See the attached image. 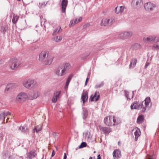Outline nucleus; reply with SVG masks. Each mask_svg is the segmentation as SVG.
I'll use <instances>...</instances> for the list:
<instances>
[{"instance_id": "4be33fe9", "label": "nucleus", "mask_w": 159, "mask_h": 159, "mask_svg": "<svg viewBox=\"0 0 159 159\" xmlns=\"http://www.w3.org/2000/svg\"><path fill=\"white\" fill-rule=\"evenodd\" d=\"M137 62V60L136 58L133 59L131 61L129 65V68H133L135 67Z\"/></svg>"}, {"instance_id": "393cba45", "label": "nucleus", "mask_w": 159, "mask_h": 159, "mask_svg": "<svg viewBox=\"0 0 159 159\" xmlns=\"http://www.w3.org/2000/svg\"><path fill=\"white\" fill-rule=\"evenodd\" d=\"M144 119L143 116L139 115L137 118V122L138 124L142 123Z\"/></svg>"}, {"instance_id": "423d86ee", "label": "nucleus", "mask_w": 159, "mask_h": 159, "mask_svg": "<svg viewBox=\"0 0 159 159\" xmlns=\"http://www.w3.org/2000/svg\"><path fill=\"white\" fill-rule=\"evenodd\" d=\"M11 67L12 70L17 68L20 64V62L16 58H13L10 60Z\"/></svg>"}, {"instance_id": "69168bd1", "label": "nucleus", "mask_w": 159, "mask_h": 159, "mask_svg": "<svg viewBox=\"0 0 159 159\" xmlns=\"http://www.w3.org/2000/svg\"><path fill=\"white\" fill-rule=\"evenodd\" d=\"M89 55V54L88 55L86 56V57L85 58H86V57H87Z\"/></svg>"}, {"instance_id": "c756f323", "label": "nucleus", "mask_w": 159, "mask_h": 159, "mask_svg": "<svg viewBox=\"0 0 159 159\" xmlns=\"http://www.w3.org/2000/svg\"><path fill=\"white\" fill-rule=\"evenodd\" d=\"M136 131L134 133V134L135 136H139L141 134L140 130L138 128H136Z\"/></svg>"}, {"instance_id": "a211bd4d", "label": "nucleus", "mask_w": 159, "mask_h": 159, "mask_svg": "<svg viewBox=\"0 0 159 159\" xmlns=\"http://www.w3.org/2000/svg\"><path fill=\"white\" fill-rule=\"evenodd\" d=\"M100 129L105 134H108L111 131V128L108 127H101Z\"/></svg>"}, {"instance_id": "bf43d9fd", "label": "nucleus", "mask_w": 159, "mask_h": 159, "mask_svg": "<svg viewBox=\"0 0 159 159\" xmlns=\"http://www.w3.org/2000/svg\"><path fill=\"white\" fill-rule=\"evenodd\" d=\"M98 159H101V156L100 154L98 155L97 156Z\"/></svg>"}, {"instance_id": "de8ad7c7", "label": "nucleus", "mask_w": 159, "mask_h": 159, "mask_svg": "<svg viewBox=\"0 0 159 159\" xmlns=\"http://www.w3.org/2000/svg\"><path fill=\"white\" fill-rule=\"evenodd\" d=\"M147 159H154L153 158L152 156L149 155H147Z\"/></svg>"}, {"instance_id": "8fccbe9b", "label": "nucleus", "mask_w": 159, "mask_h": 159, "mask_svg": "<svg viewBox=\"0 0 159 159\" xmlns=\"http://www.w3.org/2000/svg\"><path fill=\"white\" fill-rule=\"evenodd\" d=\"M154 38H156L155 39L154 42H159V37L154 36Z\"/></svg>"}, {"instance_id": "a878e982", "label": "nucleus", "mask_w": 159, "mask_h": 159, "mask_svg": "<svg viewBox=\"0 0 159 159\" xmlns=\"http://www.w3.org/2000/svg\"><path fill=\"white\" fill-rule=\"evenodd\" d=\"M42 126L41 125L35 127L33 129V131L34 132H36L38 133L42 130Z\"/></svg>"}, {"instance_id": "5fc2aeb1", "label": "nucleus", "mask_w": 159, "mask_h": 159, "mask_svg": "<svg viewBox=\"0 0 159 159\" xmlns=\"http://www.w3.org/2000/svg\"><path fill=\"white\" fill-rule=\"evenodd\" d=\"M52 136L55 138L57 136V133L56 132H54L52 134Z\"/></svg>"}, {"instance_id": "6e6552de", "label": "nucleus", "mask_w": 159, "mask_h": 159, "mask_svg": "<svg viewBox=\"0 0 159 159\" xmlns=\"http://www.w3.org/2000/svg\"><path fill=\"white\" fill-rule=\"evenodd\" d=\"M143 106L142 102H139L134 101L131 105L130 108L131 109L139 110L141 109Z\"/></svg>"}, {"instance_id": "bb28decb", "label": "nucleus", "mask_w": 159, "mask_h": 159, "mask_svg": "<svg viewBox=\"0 0 159 159\" xmlns=\"http://www.w3.org/2000/svg\"><path fill=\"white\" fill-rule=\"evenodd\" d=\"M35 153L34 152L30 151L28 155V158L30 159H31L35 157Z\"/></svg>"}, {"instance_id": "f3484780", "label": "nucleus", "mask_w": 159, "mask_h": 159, "mask_svg": "<svg viewBox=\"0 0 159 159\" xmlns=\"http://www.w3.org/2000/svg\"><path fill=\"white\" fill-rule=\"evenodd\" d=\"M67 0H62L61 2L62 12L65 13L66 11V9L68 4Z\"/></svg>"}, {"instance_id": "864d4df0", "label": "nucleus", "mask_w": 159, "mask_h": 159, "mask_svg": "<svg viewBox=\"0 0 159 159\" xmlns=\"http://www.w3.org/2000/svg\"><path fill=\"white\" fill-rule=\"evenodd\" d=\"M149 64L150 63L149 62H147L145 66V68L146 69L147 67L149 65Z\"/></svg>"}, {"instance_id": "412c9836", "label": "nucleus", "mask_w": 159, "mask_h": 159, "mask_svg": "<svg viewBox=\"0 0 159 159\" xmlns=\"http://www.w3.org/2000/svg\"><path fill=\"white\" fill-rule=\"evenodd\" d=\"M133 4H135V5L137 7H140L143 4L142 0H133L132 1Z\"/></svg>"}, {"instance_id": "e2e57ef3", "label": "nucleus", "mask_w": 159, "mask_h": 159, "mask_svg": "<svg viewBox=\"0 0 159 159\" xmlns=\"http://www.w3.org/2000/svg\"><path fill=\"white\" fill-rule=\"evenodd\" d=\"M133 94H134V92L133 91L132 92V96L131 97V98H133Z\"/></svg>"}, {"instance_id": "20e7f679", "label": "nucleus", "mask_w": 159, "mask_h": 159, "mask_svg": "<svg viewBox=\"0 0 159 159\" xmlns=\"http://www.w3.org/2000/svg\"><path fill=\"white\" fill-rule=\"evenodd\" d=\"M24 86L27 88H29L30 87H33L37 85V82L34 80L29 79L25 80L23 82Z\"/></svg>"}, {"instance_id": "774afa93", "label": "nucleus", "mask_w": 159, "mask_h": 159, "mask_svg": "<svg viewBox=\"0 0 159 159\" xmlns=\"http://www.w3.org/2000/svg\"><path fill=\"white\" fill-rule=\"evenodd\" d=\"M41 25H42V21L41 22Z\"/></svg>"}, {"instance_id": "2f4dec72", "label": "nucleus", "mask_w": 159, "mask_h": 159, "mask_svg": "<svg viewBox=\"0 0 159 159\" xmlns=\"http://www.w3.org/2000/svg\"><path fill=\"white\" fill-rule=\"evenodd\" d=\"M19 18V17L17 16L14 15L12 19V22L14 24L16 23L17 21Z\"/></svg>"}, {"instance_id": "0e129e2a", "label": "nucleus", "mask_w": 159, "mask_h": 159, "mask_svg": "<svg viewBox=\"0 0 159 159\" xmlns=\"http://www.w3.org/2000/svg\"><path fill=\"white\" fill-rule=\"evenodd\" d=\"M87 82H86V81H85V85H87Z\"/></svg>"}, {"instance_id": "b1692460", "label": "nucleus", "mask_w": 159, "mask_h": 159, "mask_svg": "<svg viewBox=\"0 0 159 159\" xmlns=\"http://www.w3.org/2000/svg\"><path fill=\"white\" fill-rule=\"evenodd\" d=\"M62 31V30L60 27H58L57 28L53 30L52 35H56L57 34L60 33Z\"/></svg>"}, {"instance_id": "49530a36", "label": "nucleus", "mask_w": 159, "mask_h": 159, "mask_svg": "<svg viewBox=\"0 0 159 159\" xmlns=\"http://www.w3.org/2000/svg\"><path fill=\"white\" fill-rule=\"evenodd\" d=\"M4 136L3 134L0 133V141H1L3 139V138Z\"/></svg>"}, {"instance_id": "0eeeda50", "label": "nucleus", "mask_w": 159, "mask_h": 159, "mask_svg": "<svg viewBox=\"0 0 159 159\" xmlns=\"http://www.w3.org/2000/svg\"><path fill=\"white\" fill-rule=\"evenodd\" d=\"M156 5L153 3L149 2L145 4L144 7L146 11H152L156 7Z\"/></svg>"}, {"instance_id": "72a5a7b5", "label": "nucleus", "mask_w": 159, "mask_h": 159, "mask_svg": "<svg viewBox=\"0 0 159 159\" xmlns=\"http://www.w3.org/2000/svg\"><path fill=\"white\" fill-rule=\"evenodd\" d=\"M118 38L121 39H125L124 32L119 34L118 36Z\"/></svg>"}, {"instance_id": "4468645a", "label": "nucleus", "mask_w": 159, "mask_h": 159, "mask_svg": "<svg viewBox=\"0 0 159 159\" xmlns=\"http://www.w3.org/2000/svg\"><path fill=\"white\" fill-rule=\"evenodd\" d=\"M100 95L99 93L98 92H96L93 95H92L90 97V99L91 101H98Z\"/></svg>"}, {"instance_id": "9d476101", "label": "nucleus", "mask_w": 159, "mask_h": 159, "mask_svg": "<svg viewBox=\"0 0 159 159\" xmlns=\"http://www.w3.org/2000/svg\"><path fill=\"white\" fill-rule=\"evenodd\" d=\"M61 94V91H56L54 93L53 97L52 99V102H56L59 99Z\"/></svg>"}, {"instance_id": "338daca9", "label": "nucleus", "mask_w": 159, "mask_h": 159, "mask_svg": "<svg viewBox=\"0 0 159 159\" xmlns=\"http://www.w3.org/2000/svg\"><path fill=\"white\" fill-rule=\"evenodd\" d=\"M89 159H92V157H91Z\"/></svg>"}, {"instance_id": "6ab92c4d", "label": "nucleus", "mask_w": 159, "mask_h": 159, "mask_svg": "<svg viewBox=\"0 0 159 159\" xmlns=\"http://www.w3.org/2000/svg\"><path fill=\"white\" fill-rule=\"evenodd\" d=\"M82 19V18L81 17H80L78 19H76L74 20V23H73V20H71L70 21L69 26L71 27L74 25L75 24L81 21Z\"/></svg>"}, {"instance_id": "a19ab883", "label": "nucleus", "mask_w": 159, "mask_h": 159, "mask_svg": "<svg viewBox=\"0 0 159 159\" xmlns=\"http://www.w3.org/2000/svg\"><path fill=\"white\" fill-rule=\"evenodd\" d=\"M5 118V114L3 112L0 114V119H4Z\"/></svg>"}, {"instance_id": "f257e3e1", "label": "nucleus", "mask_w": 159, "mask_h": 159, "mask_svg": "<svg viewBox=\"0 0 159 159\" xmlns=\"http://www.w3.org/2000/svg\"><path fill=\"white\" fill-rule=\"evenodd\" d=\"M52 57L49 55L48 51H42L39 54V61L43 63L45 65H49L52 61Z\"/></svg>"}, {"instance_id": "1a4fd4ad", "label": "nucleus", "mask_w": 159, "mask_h": 159, "mask_svg": "<svg viewBox=\"0 0 159 159\" xmlns=\"http://www.w3.org/2000/svg\"><path fill=\"white\" fill-rule=\"evenodd\" d=\"M112 155L114 159L120 158L121 156V151L119 149H115L113 151Z\"/></svg>"}, {"instance_id": "79ce46f5", "label": "nucleus", "mask_w": 159, "mask_h": 159, "mask_svg": "<svg viewBox=\"0 0 159 159\" xmlns=\"http://www.w3.org/2000/svg\"><path fill=\"white\" fill-rule=\"evenodd\" d=\"M45 6V4L44 2H41L39 3V7L41 8Z\"/></svg>"}, {"instance_id": "ddd939ff", "label": "nucleus", "mask_w": 159, "mask_h": 159, "mask_svg": "<svg viewBox=\"0 0 159 159\" xmlns=\"http://www.w3.org/2000/svg\"><path fill=\"white\" fill-rule=\"evenodd\" d=\"M156 39L155 38H154V36H150L148 37H144L143 39V40L145 43L153 42H155V40Z\"/></svg>"}, {"instance_id": "aec40b11", "label": "nucleus", "mask_w": 159, "mask_h": 159, "mask_svg": "<svg viewBox=\"0 0 159 159\" xmlns=\"http://www.w3.org/2000/svg\"><path fill=\"white\" fill-rule=\"evenodd\" d=\"M125 7L123 6L117 7L115 9V11L116 14L121 13L123 12L124 10Z\"/></svg>"}, {"instance_id": "09e8293b", "label": "nucleus", "mask_w": 159, "mask_h": 159, "mask_svg": "<svg viewBox=\"0 0 159 159\" xmlns=\"http://www.w3.org/2000/svg\"><path fill=\"white\" fill-rule=\"evenodd\" d=\"M146 107L145 106V107H143V106L142 107V108H142V110H141V111L142 112H144L146 110V107Z\"/></svg>"}, {"instance_id": "cd10ccee", "label": "nucleus", "mask_w": 159, "mask_h": 159, "mask_svg": "<svg viewBox=\"0 0 159 159\" xmlns=\"http://www.w3.org/2000/svg\"><path fill=\"white\" fill-rule=\"evenodd\" d=\"M83 118L84 120L85 119L88 115V111L86 109L83 110L82 113Z\"/></svg>"}, {"instance_id": "473e14b6", "label": "nucleus", "mask_w": 159, "mask_h": 159, "mask_svg": "<svg viewBox=\"0 0 159 159\" xmlns=\"http://www.w3.org/2000/svg\"><path fill=\"white\" fill-rule=\"evenodd\" d=\"M62 39V37L61 36H57L55 37L54 38V41L55 42H60Z\"/></svg>"}, {"instance_id": "680f3d73", "label": "nucleus", "mask_w": 159, "mask_h": 159, "mask_svg": "<svg viewBox=\"0 0 159 159\" xmlns=\"http://www.w3.org/2000/svg\"><path fill=\"white\" fill-rule=\"evenodd\" d=\"M89 78L88 77H87V78H86V82H87L89 80Z\"/></svg>"}, {"instance_id": "9b49d317", "label": "nucleus", "mask_w": 159, "mask_h": 159, "mask_svg": "<svg viewBox=\"0 0 159 159\" xmlns=\"http://www.w3.org/2000/svg\"><path fill=\"white\" fill-rule=\"evenodd\" d=\"M63 68L62 70V74L64 73V75L66 74V72L71 67V65L69 63H66L63 64Z\"/></svg>"}, {"instance_id": "39448f33", "label": "nucleus", "mask_w": 159, "mask_h": 159, "mask_svg": "<svg viewBox=\"0 0 159 159\" xmlns=\"http://www.w3.org/2000/svg\"><path fill=\"white\" fill-rule=\"evenodd\" d=\"M28 98V95L27 94L23 92L19 93L17 96L16 100L20 102H22L26 100Z\"/></svg>"}, {"instance_id": "c85d7f7f", "label": "nucleus", "mask_w": 159, "mask_h": 159, "mask_svg": "<svg viewBox=\"0 0 159 159\" xmlns=\"http://www.w3.org/2000/svg\"><path fill=\"white\" fill-rule=\"evenodd\" d=\"M145 104L146 107H147L150 102L151 100L149 97H147L144 100Z\"/></svg>"}, {"instance_id": "dca6fc26", "label": "nucleus", "mask_w": 159, "mask_h": 159, "mask_svg": "<svg viewBox=\"0 0 159 159\" xmlns=\"http://www.w3.org/2000/svg\"><path fill=\"white\" fill-rule=\"evenodd\" d=\"M39 96L38 92H33L29 94L28 98L30 99L33 100Z\"/></svg>"}, {"instance_id": "4d7b16f0", "label": "nucleus", "mask_w": 159, "mask_h": 159, "mask_svg": "<svg viewBox=\"0 0 159 159\" xmlns=\"http://www.w3.org/2000/svg\"><path fill=\"white\" fill-rule=\"evenodd\" d=\"M55 152H54V150H53L52 152V157H53V156H54V155H55Z\"/></svg>"}, {"instance_id": "58836bf2", "label": "nucleus", "mask_w": 159, "mask_h": 159, "mask_svg": "<svg viewBox=\"0 0 159 159\" xmlns=\"http://www.w3.org/2000/svg\"><path fill=\"white\" fill-rule=\"evenodd\" d=\"M73 76V75L72 74L70 75L68 78L66 82L69 83Z\"/></svg>"}, {"instance_id": "052dcab7", "label": "nucleus", "mask_w": 159, "mask_h": 159, "mask_svg": "<svg viewBox=\"0 0 159 159\" xmlns=\"http://www.w3.org/2000/svg\"><path fill=\"white\" fill-rule=\"evenodd\" d=\"M139 137V136H135V141L137 140L138 138Z\"/></svg>"}, {"instance_id": "a18cd8bd", "label": "nucleus", "mask_w": 159, "mask_h": 159, "mask_svg": "<svg viewBox=\"0 0 159 159\" xmlns=\"http://www.w3.org/2000/svg\"><path fill=\"white\" fill-rule=\"evenodd\" d=\"M90 24L89 23H87L84 25L83 28L84 29H86L87 27H89L90 26Z\"/></svg>"}, {"instance_id": "f8f14e48", "label": "nucleus", "mask_w": 159, "mask_h": 159, "mask_svg": "<svg viewBox=\"0 0 159 159\" xmlns=\"http://www.w3.org/2000/svg\"><path fill=\"white\" fill-rule=\"evenodd\" d=\"M18 86L17 84L16 83H11L8 84L5 89V91H8L13 89L16 88Z\"/></svg>"}, {"instance_id": "5701e85b", "label": "nucleus", "mask_w": 159, "mask_h": 159, "mask_svg": "<svg viewBox=\"0 0 159 159\" xmlns=\"http://www.w3.org/2000/svg\"><path fill=\"white\" fill-rule=\"evenodd\" d=\"M124 34L125 39H128L131 38L133 35V32L131 31L124 32Z\"/></svg>"}, {"instance_id": "f03ea898", "label": "nucleus", "mask_w": 159, "mask_h": 159, "mask_svg": "<svg viewBox=\"0 0 159 159\" xmlns=\"http://www.w3.org/2000/svg\"><path fill=\"white\" fill-rule=\"evenodd\" d=\"M104 122L107 125L111 126L114 125L115 123H118V121H116L115 116H108V118L107 117H105L104 120Z\"/></svg>"}, {"instance_id": "c03bdc74", "label": "nucleus", "mask_w": 159, "mask_h": 159, "mask_svg": "<svg viewBox=\"0 0 159 159\" xmlns=\"http://www.w3.org/2000/svg\"><path fill=\"white\" fill-rule=\"evenodd\" d=\"M125 97H126V98L127 99H130V98L129 97V92L127 91H125Z\"/></svg>"}, {"instance_id": "7ed1b4c3", "label": "nucleus", "mask_w": 159, "mask_h": 159, "mask_svg": "<svg viewBox=\"0 0 159 159\" xmlns=\"http://www.w3.org/2000/svg\"><path fill=\"white\" fill-rule=\"evenodd\" d=\"M115 21V19L113 17L104 18L102 20L100 25L101 26H106L111 25Z\"/></svg>"}, {"instance_id": "ea45409f", "label": "nucleus", "mask_w": 159, "mask_h": 159, "mask_svg": "<svg viewBox=\"0 0 159 159\" xmlns=\"http://www.w3.org/2000/svg\"><path fill=\"white\" fill-rule=\"evenodd\" d=\"M86 146L87 143L85 142H83L81 143V145L80 146L79 148H83L86 147Z\"/></svg>"}, {"instance_id": "3c124183", "label": "nucleus", "mask_w": 159, "mask_h": 159, "mask_svg": "<svg viewBox=\"0 0 159 159\" xmlns=\"http://www.w3.org/2000/svg\"><path fill=\"white\" fill-rule=\"evenodd\" d=\"M116 121H118V123H117L116 124L115 123L114 125H117V124L119 123L120 122V120L118 118L116 117Z\"/></svg>"}, {"instance_id": "c9c22d12", "label": "nucleus", "mask_w": 159, "mask_h": 159, "mask_svg": "<svg viewBox=\"0 0 159 159\" xmlns=\"http://www.w3.org/2000/svg\"><path fill=\"white\" fill-rule=\"evenodd\" d=\"M104 85V82L103 81L101 82L99 84H98L95 86V88L98 89L102 87Z\"/></svg>"}, {"instance_id": "2eb2a0df", "label": "nucleus", "mask_w": 159, "mask_h": 159, "mask_svg": "<svg viewBox=\"0 0 159 159\" xmlns=\"http://www.w3.org/2000/svg\"><path fill=\"white\" fill-rule=\"evenodd\" d=\"M88 92L87 91L84 90L83 91L81 97V99L82 100L83 103L84 104L85 103L86 101L88 99Z\"/></svg>"}, {"instance_id": "603ef678", "label": "nucleus", "mask_w": 159, "mask_h": 159, "mask_svg": "<svg viewBox=\"0 0 159 159\" xmlns=\"http://www.w3.org/2000/svg\"><path fill=\"white\" fill-rule=\"evenodd\" d=\"M5 114V117L6 116H7L8 115H9L10 114V113L9 111H7L6 112H3Z\"/></svg>"}, {"instance_id": "7c9ffc66", "label": "nucleus", "mask_w": 159, "mask_h": 159, "mask_svg": "<svg viewBox=\"0 0 159 159\" xmlns=\"http://www.w3.org/2000/svg\"><path fill=\"white\" fill-rule=\"evenodd\" d=\"M55 74L59 76H61L64 75V73L62 74V71H61V72L60 73V69L59 68L57 69L55 71Z\"/></svg>"}, {"instance_id": "6e6d98bb", "label": "nucleus", "mask_w": 159, "mask_h": 159, "mask_svg": "<svg viewBox=\"0 0 159 159\" xmlns=\"http://www.w3.org/2000/svg\"><path fill=\"white\" fill-rule=\"evenodd\" d=\"M69 84V83L67 82H66V85H65V88H67L68 86V85Z\"/></svg>"}, {"instance_id": "4c0bfd02", "label": "nucleus", "mask_w": 159, "mask_h": 159, "mask_svg": "<svg viewBox=\"0 0 159 159\" xmlns=\"http://www.w3.org/2000/svg\"><path fill=\"white\" fill-rule=\"evenodd\" d=\"M7 28L6 27L2 26L0 30L2 32L3 34H5L6 31L7 30Z\"/></svg>"}, {"instance_id": "37998d69", "label": "nucleus", "mask_w": 159, "mask_h": 159, "mask_svg": "<svg viewBox=\"0 0 159 159\" xmlns=\"http://www.w3.org/2000/svg\"><path fill=\"white\" fill-rule=\"evenodd\" d=\"M19 129L21 130L22 132H25V127L24 126H21L19 127Z\"/></svg>"}, {"instance_id": "13d9d810", "label": "nucleus", "mask_w": 159, "mask_h": 159, "mask_svg": "<svg viewBox=\"0 0 159 159\" xmlns=\"http://www.w3.org/2000/svg\"><path fill=\"white\" fill-rule=\"evenodd\" d=\"M67 156L66 153H64V155L63 158H66V159Z\"/></svg>"}, {"instance_id": "e433bc0d", "label": "nucleus", "mask_w": 159, "mask_h": 159, "mask_svg": "<svg viewBox=\"0 0 159 159\" xmlns=\"http://www.w3.org/2000/svg\"><path fill=\"white\" fill-rule=\"evenodd\" d=\"M152 49L154 50H159V45L156 44H154L152 47Z\"/></svg>"}, {"instance_id": "f704fd0d", "label": "nucleus", "mask_w": 159, "mask_h": 159, "mask_svg": "<svg viewBox=\"0 0 159 159\" xmlns=\"http://www.w3.org/2000/svg\"><path fill=\"white\" fill-rule=\"evenodd\" d=\"M133 48L134 49H138L140 48L141 47V46L140 44L137 43L134 44L132 46Z\"/></svg>"}]
</instances>
